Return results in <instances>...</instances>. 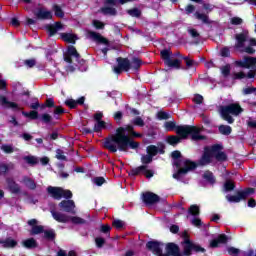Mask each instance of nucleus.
Returning a JSON list of instances; mask_svg holds the SVG:
<instances>
[{
	"label": "nucleus",
	"instance_id": "1",
	"mask_svg": "<svg viewBox=\"0 0 256 256\" xmlns=\"http://www.w3.org/2000/svg\"><path fill=\"white\" fill-rule=\"evenodd\" d=\"M134 131L135 127L133 125L118 127L115 134H111L105 138L103 144L104 149H107L110 153H117V151L127 153L129 149H139V142H136L129 136ZM126 133H129V135Z\"/></svg>",
	"mask_w": 256,
	"mask_h": 256
},
{
	"label": "nucleus",
	"instance_id": "2",
	"mask_svg": "<svg viewBox=\"0 0 256 256\" xmlns=\"http://www.w3.org/2000/svg\"><path fill=\"white\" fill-rule=\"evenodd\" d=\"M183 252L181 253V248L179 245L169 242L166 244V253L169 256H191L194 253H205V248L201 247V245L194 243L189 239V235L187 232H184V241L182 242Z\"/></svg>",
	"mask_w": 256,
	"mask_h": 256
},
{
	"label": "nucleus",
	"instance_id": "3",
	"mask_svg": "<svg viewBox=\"0 0 256 256\" xmlns=\"http://www.w3.org/2000/svg\"><path fill=\"white\" fill-rule=\"evenodd\" d=\"M164 129L165 131H175L176 129V134L181 137V139H187L189 135L191 136L192 141H205V139H207V136L201 135V129L197 126H177L175 121H166L164 123Z\"/></svg>",
	"mask_w": 256,
	"mask_h": 256
},
{
	"label": "nucleus",
	"instance_id": "4",
	"mask_svg": "<svg viewBox=\"0 0 256 256\" xmlns=\"http://www.w3.org/2000/svg\"><path fill=\"white\" fill-rule=\"evenodd\" d=\"M213 157L220 163L227 161V153L223 152V146L221 144H214L210 147H204V152L201 158L198 160V165L205 167V165L211 164Z\"/></svg>",
	"mask_w": 256,
	"mask_h": 256
},
{
	"label": "nucleus",
	"instance_id": "5",
	"mask_svg": "<svg viewBox=\"0 0 256 256\" xmlns=\"http://www.w3.org/2000/svg\"><path fill=\"white\" fill-rule=\"evenodd\" d=\"M142 165L132 168L128 173L129 177H137L139 175H144L146 179H151L155 175V171L149 169L150 163H153V156L150 154H144L141 156Z\"/></svg>",
	"mask_w": 256,
	"mask_h": 256
},
{
	"label": "nucleus",
	"instance_id": "6",
	"mask_svg": "<svg viewBox=\"0 0 256 256\" xmlns=\"http://www.w3.org/2000/svg\"><path fill=\"white\" fill-rule=\"evenodd\" d=\"M243 113V108L239 103H231L226 106H220V115L223 121H227L229 125H233L235 123V119L233 118L234 115L237 117Z\"/></svg>",
	"mask_w": 256,
	"mask_h": 256
},
{
	"label": "nucleus",
	"instance_id": "7",
	"mask_svg": "<svg viewBox=\"0 0 256 256\" xmlns=\"http://www.w3.org/2000/svg\"><path fill=\"white\" fill-rule=\"evenodd\" d=\"M174 167H176L177 172L173 174V179H181L183 175H187L189 171H195L197 164L190 159L178 158L173 161Z\"/></svg>",
	"mask_w": 256,
	"mask_h": 256
},
{
	"label": "nucleus",
	"instance_id": "8",
	"mask_svg": "<svg viewBox=\"0 0 256 256\" xmlns=\"http://www.w3.org/2000/svg\"><path fill=\"white\" fill-rule=\"evenodd\" d=\"M255 194V188L247 187L243 190L236 191V195L228 194L226 195V200L228 203H241V201H246Z\"/></svg>",
	"mask_w": 256,
	"mask_h": 256
},
{
	"label": "nucleus",
	"instance_id": "9",
	"mask_svg": "<svg viewBox=\"0 0 256 256\" xmlns=\"http://www.w3.org/2000/svg\"><path fill=\"white\" fill-rule=\"evenodd\" d=\"M171 55H173V52L169 49L160 51V57L164 61V65H166V67H170V69H183V66H181V60L171 59Z\"/></svg>",
	"mask_w": 256,
	"mask_h": 256
},
{
	"label": "nucleus",
	"instance_id": "10",
	"mask_svg": "<svg viewBox=\"0 0 256 256\" xmlns=\"http://www.w3.org/2000/svg\"><path fill=\"white\" fill-rule=\"evenodd\" d=\"M117 65L113 66V71L116 75H121V73L131 71V60L129 58L118 57L116 58Z\"/></svg>",
	"mask_w": 256,
	"mask_h": 256
},
{
	"label": "nucleus",
	"instance_id": "11",
	"mask_svg": "<svg viewBox=\"0 0 256 256\" xmlns=\"http://www.w3.org/2000/svg\"><path fill=\"white\" fill-rule=\"evenodd\" d=\"M235 65L236 67H241L242 69H255L256 58L251 56H244L242 60H237Z\"/></svg>",
	"mask_w": 256,
	"mask_h": 256
},
{
	"label": "nucleus",
	"instance_id": "12",
	"mask_svg": "<svg viewBox=\"0 0 256 256\" xmlns=\"http://www.w3.org/2000/svg\"><path fill=\"white\" fill-rule=\"evenodd\" d=\"M142 201L145 205L151 207V205L159 203V201H161V197L153 192H144L142 193Z\"/></svg>",
	"mask_w": 256,
	"mask_h": 256
},
{
	"label": "nucleus",
	"instance_id": "13",
	"mask_svg": "<svg viewBox=\"0 0 256 256\" xmlns=\"http://www.w3.org/2000/svg\"><path fill=\"white\" fill-rule=\"evenodd\" d=\"M87 34L91 41L98 43V45H106V47H109L111 45L109 39L103 37V35L99 34L98 32L89 30Z\"/></svg>",
	"mask_w": 256,
	"mask_h": 256
},
{
	"label": "nucleus",
	"instance_id": "14",
	"mask_svg": "<svg viewBox=\"0 0 256 256\" xmlns=\"http://www.w3.org/2000/svg\"><path fill=\"white\" fill-rule=\"evenodd\" d=\"M157 145L158 146H155V145L147 146L146 153L152 157H155L158 153L160 155H165V144L163 142H160Z\"/></svg>",
	"mask_w": 256,
	"mask_h": 256
},
{
	"label": "nucleus",
	"instance_id": "15",
	"mask_svg": "<svg viewBox=\"0 0 256 256\" xmlns=\"http://www.w3.org/2000/svg\"><path fill=\"white\" fill-rule=\"evenodd\" d=\"M58 207L61 211H64V213H71L72 215H75V201L73 200H62Z\"/></svg>",
	"mask_w": 256,
	"mask_h": 256
},
{
	"label": "nucleus",
	"instance_id": "16",
	"mask_svg": "<svg viewBox=\"0 0 256 256\" xmlns=\"http://www.w3.org/2000/svg\"><path fill=\"white\" fill-rule=\"evenodd\" d=\"M227 241H229V237L226 234H220L216 239H212L210 241V248L217 249L220 245H227Z\"/></svg>",
	"mask_w": 256,
	"mask_h": 256
},
{
	"label": "nucleus",
	"instance_id": "17",
	"mask_svg": "<svg viewBox=\"0 0 256 256\" xmlns=\"http://www.w3.org/2000/svg\"><path fill=\"white\" fill-rule=\"evenodd\" d=\"M0 105L5 109H12V111H21L22 109L21 107H19V104L8 101L7 97L3 95L0 96Z\"/></svg>",
	"mask_w": 256,
	"mask_h": 256
},
{
	"label": "nucleus",
	"instance_id": "18",
	"mask_svg": "<svg viewBox=\"0 0 256 256\" xmlns=\"http://www.w3.org/2000/svg\"><path fill=\"white\" fill-rule=\"evenodd\" d=\"M161 247H163V242H159L157 240H151L146 243V249L152 253H155V255L161 253Z\"/></svg>",
	"mask_w": 256,
	"mask_h": 256
},
{
	"label": "nucleus",
	"instance_id": "19",
	"mask_svg": "<svg viewBox=\"0 0 256 256\" xmlns=\"http://www.w3.org/2000/svg\"><path fill=\"white\" fill-rule=\"evenodd\" d=\"M249 37V31L245 30L239 34L235 35V39L237 41L235 47L236 49H241L245 47V42L247 41V38Z\"/></svg>",
	"mask_w": 256,
	"mask_h": 256
},
{
	"label": "nucleus",
	"instance_id": "20",
	"mask_svg": "<svg viewBox=\"0 0 256 256\" xmlns=\"http://www.w3.org/2000/svg\"><path fill=\"white\" fill-rule=\"evenodd\" d=\"M6 183L8 190L13 195H19V193H21V186L17 182H15L13 178H7Z\"/></svg>",
	"mask_w": 256,
	"mask_h": 256
},
{
	"label": "nucleus",
	"instance_id": "21",
	"mask_svg": "<svg viewBox=\"0 0 256 256\" xmlns=\"http://www.w3.org/2000/svg\"><path fill=\"white\" fill-rule=\"evenodd\" d=\"M47 193H48V195H50V197H52V199H55L56 201H60L61 195L63 193V188L55 187V186H48Z\"/></svg>",
	"mask_w": 256,
	"mask_h": 256
},
{
	"label": "nucleus",
	"instance_id": "22",
	"mask_svg": "<svg viewBox=\"0 0 256 256\" xmlns=\"http://www.w3.org/2000/svg\"><path fill=\"white\" fill-rule=\"evenodd\" d=\"M52 217L57 223H69L71 221V216L63 214L61 212L52 211Z\"/></svg>",
	"mask_w": 256,
	"mask_h": 256
},
{
	"label": "nucleus",
	"instance_id": "23",
	"mask_svg": "<svg viewBox=\"0 0 256 256\" xmlns=\"http://www.w3.org/2000/svg\"><path fill=\"white\" fill-rule=\"evenodd\" d=\"M63 29V24L61 22H55L54 24H48L46 30L49 33V37H53L57 34V31Z\"/></svg>",
	"mask_w": 256,
	"mask_h": 256
},
{
	"label": "nucleus",
	"instance_id": "24",
	"mask_svg": "<svg viewBox=\"0 0 256 256\" xmlns=\"http://www.w3.org/2000/svg\"><path fill=\"white\" fill-rule=\"evenodd\" d=\"M64 103L69 109H77V105H85V97L81 96L78 100L68 99Z\"/></svg>",
	"mask_w": 256,
	"mask_h": 256
},
{
	"label": "nucleus",
	"instance_id": "25",
	"mask_svg": "<svg viewBox=\"0 0 256 256\" xmlns=\"http://www.w3.org/2000/svg\"><path fill=\"white\" fill-rule=\"evenodd\" d=\"M194 17H195V19H197V21H201L204 25H212L213 24V21L211 19H209V14H205V13L196 11L194 13Z\"/></svg>",
	"mask_w": 256,
	"mask_h": 256
},
{
	"label": "nucleus",
	"instance_id": "26",
	"mask_svg": "<svg viewBox=\"0 0 256 256\" xmlns=\"http://www.w3.org/2000/svg\"><path fill=\"white\" fill-rule=\"evenodd\" d=\"M0 243L4 249H15L18 245L17 240L12 237H7L5 240L0 241Z\"/></svg>",
	"mask_w": 256,
	"mask_h": 256
},
{
	"label": "nucleus",
	"instance_id": "27",
	"mask_svg": "<svg viewBox=\"0 0 256 256\" xmlns=\"http://www.w3.org/2000/svg\"><path fill=\"white\" fill-rule=\"evenodd\" d=\"M181 59L185 61L186 67H182L183 70L195 69L199 62L189 58V56H181Z\"/></svg>",
	"mask_w": 256,
	"mask_h": 256
},
{
	"label": "nucleus",
	"instance_id": "28",
	"mask_svg": "<svg viewBox=\"0 0 256 256\" xmlns=\"http://www.w3.org/2000/svg\"><path fill=\"white\" fill-rule=\"evenodd\" d=\"M36 17L41 20L53 19V14H51V11H45L43 8H40L36 13Z\"/></svg>",
	"mask_w": 256,
	"mask_h": 256
},
{
	"label": "nucleus",
	"instance_id": "29",
	"mask_svg": "<svg viewBox=\"0 0 256 256\" xmlns=\"http://www.w3.org/2000/svg\"><path fill=\"white\" fill-rule=\"evenodd\" d=\"M202 177L205 181H207V183H209V185H214L217 183V178H215L213 172L209 170L205 171Z\"/></svg>",
	"mask_w": 256,
	"mask_h": 256
},
{
	"label": "nucleus",
	"instance_id": "30",
	"mask_svg": "<svg viewBox=\"0 0 256 256\" xmlns=\"http://www.w3.org/2000/svg\"><path fill=\"white\" fill-rule=\"evenodd\" d=\"M22 245L25 249H37L38 247L37 240H35V238H28L24 240Z\"/></svg>",
	"mask_w": 256,
	"mask_h": 256
},
{
	"label": "nucleus",
	"instance_id": "31",
	"mask_svg": "<svg viewBox=\"0 0 256 256\" xmlns=\"http://www.w3.org/2000/svg\"><path fill=\"white\" fill-rule=\"evenodd\" d=\"M60 35L63 41H65L66 43H72V45H75L77 41V35L71 34V33H61Z\"/></svg>",
	"mask_w": 256,
	"mask_h": 256
},
{
	"label": "nucleus",
	"instance_id": "32",
	"mask_svg": "<svg viewBox=\"0 0 256 256\" xmlns=\"http://www.w3.org/2000/svg\"><path fill=\"white\" fill-rule=\"evenodd\" d=\"M141 65H143V60L138 57H133L130 62V69H132V71H138L141 69Z\"/></svg>",
	"mask_w": 256,
	"mask_h": 256
},
{
	"label": "nucleus",
	"instance_id": "33",
	"mask_svg": "<svg viewBox=\"0 0 256 256\" xmlns=\"http://www.w3.org/2000/svg\"><path fill=\"white\" fill-rule=\"evenodd\" d=\"M181 136H175V135H170L167 136L166 138V143H168V145H171L172 147H177V145H179V143H181Z\"/></svg>",
	"mask_w": 256,
	"mask_h": 256
},
{
	"label": "nucleus",
	"instance_id": "34",
	"mask_svg": "<svg viewBox=\"0 0 256 256\" xmlns=\"http://www.w3.org/2000/svg\"><path fill=\"white\" fill-rule=\"evenodd\" d=\"M101 13L103 15H111L112 17H115L117 15V9L111 6H105L101 8Z\"/></svg>",
	"mask_w": 256,
	"mask_h": 256
},
{
	"label": "nucleus",
	"instance_id": "35",
	"mask_svg": "<svg viewBox=\"0 0 256 256\" xmlns=\"http://www.w3.org/2000/svg\"><path fill=\"white\" fill-rule=\"evenodd\" d=\"M66 54H68L72 57H75L76 61H78V63H79V59H81V54H79V52H77V48H75V46H72V45L68 46Z\"/></svg>",
	"mask_w": 256,
	"mask_h": 256
},
{
	"label": "nucleus",
	"instance_id": "36",
	"mask_svg": "<svg viewBox=\"0 0 256 256\" xmlns=\"http://www.w3.org/2000/svg\"><path fill=\"white\" fill-rule=\"evenodd\" d=\"M22 115L28 119H31V121H36V119H39V112L37 110H31L30 112L22 111Z\"/></svg>",
	"mask_w": 256,
	"mask_h": 256
},
{
	"label": "nucleus",
	"instance_id": "37",
	"mask_svg": "<svg viewBox=\"0 0 256 256\" xmlns=\"http://www.w3.org/2000/svg\"><path fill=\"white\" fill-rule=\"evenodd\" d=\"M43 233H44L43 238L46 239L47 241H55V238L57 237V234L53 229L44 230Z\"/></svg>",
	"mask_w": 256,
	"mask_h": 256
},
{
	"label": "nucleus",
	"instance_id": "38",
	"mask_svg": "<svg viewBox=\"0 0 256 256\" xmlns=\"http://www.w3.org/2000/svg\"><path fill=\"white\" fill-rule=\"evenodd\" d=\"M188 213L189 215H192V217H199V215L201 214V210L199 206H197V204H193L189 207Z\"/></svg>",
	"mask_w": 256,
	"mask_h": 256
},
{
	"label": "nucleus",
	"instance_id": "39",
	"mask_svg": "<svg viewBox=\"0 0 256 256\" xmlns=\"http://www.w3.org/2000/svg\"><path fill=\"white\" fill-rule=\"evenodd\" d=\"M218 131L221 135H229L230 133H233V128H231V126L229 125H220L218 127Z\"/></svg>",
	"mask_w": 256,
	"mask_h": 256
},
{
	"label": "nucleus",
	"instance_id": "40",
	"mask_svg": "<svg viewBox=\"0 0 256 256\" xmlns=\"http://www.w3.org/2000/svg\"><path fill=\"white\" fill-rule=\"evenodd\" d=\"M126 13L130 15V17H135L136 19H139L142 15V12L139 8H132L126 10Z\"/></svg>",
	"mask_w": 256,
	"mask_h": 256
},
{
	"label": "nucleus",
	"instance_id": "41",
	"mask_svg": "<svg viewBox=\"0 0 256 256\" xmlns=\"http://www.w3.org/2000/svg\"><path fill=\"white\" fill-rule=\"evenodd\" d=\"M24 183L31 191H35L37 189V183H35V180L31 178L24 179Z\"/></svg>",
	"mask_w": 256,
	"mask_h": 256
},
{
	"label": "nucleus",
	"instance_id": "42",
	"mask_svg": "<svg viewBox=\"0 0 256 256\" xmlns=\"http://www.w3.org/2000/svg\"><path fill=\"white\" fill-rule=\"evenodd\" d=\"M53 11H54V15L56 17H59L60 19H63L65 17V12H63V9L61 8V6L55 4L53 6Z\"/></svg>",
	"mask_w": 256,
	"mask_h": 256
},
{
	"label": "nucleus",
	"instance_id": "43",
	"mask_svg": "<svg viewBox=\"0 0 256 256\" xmlns=\"http://www.w3.org/2000/svg\"><path fill=\"white\" fill-rule=\"evenodd\" d=\"M70 221L73 225H85L87 223V220L78 216H70Z\"/></svg>",
	"mask_w": 256,
	"mask_h": 256
},
{
	"label": "nucleus",
	"instance_id": "44",
	"mask_svg": "<svg viewBox=\"0 0 256 256\" xmlns=\"http://www.w3.org/2000/svg\"><path fill=\"white\" fill-rule=\"evenodd\" d=\"M224 191H226V193L235 191V182L232 180H226L224 183Z\"/></svg>",
	"mask_w": 256,
	"mask_h": 256
},
{
	"label": "nucleus",
	"instance_id": "45",
	"mask_svg": "<svg viewBox=\"0 0 256 256\" xmlns=\"http://www.w3.org/2000/svg\"><path fill=\"white\" fill-rule=\"evenodd\" d=\"M45 231V228L41 225H36L33 226L31 231H30V235H41V233H43Z\"/></svg>",
	"mask_w": 256,
	"mask_h": 256
},
{
	"label": "nucleus",
	"instance_id": "46",
	"mask_svg": "<svg viewBox=\"0 0 256 256\" xmlns=\"http://www.w3.org/2000/svg\"><path fill=\"white\" fill-rule=\"evenodd\" d=\"M40 121L45 125H49L51 124V121H53V117L48 113H44L41 115Z\"/></svg>",
	"mask_w": 256,
	"mask_h": 256
},
{
	"label": "nucleus",
	"instance_id": "47",
	"mask_svg": "<svg viewBox=\"0 0 256 256\" xmlns=\"http://www.w3.org/2000/svg\"><path fill=\"white\" fill-rule=\"evenodd\" d=\"M24 161H26L28 165H32V166L37 165L39 163V159H37V157L35 156H25Z\"/></svg>",
	"mask_w": 256,
	"mask_h": 256
},
{
	"label": "nucleus",
	"instance_id": "48",
	"mask_svg": "<svg viewBox=\"0 0 256 256\" xmlns=\"http://www.w3.org/2000/svg\"><path fill=\"white\" fill-rule=\"evenodd\" d=\"M100 233H104V235H111V226L109 224H102L100 227Z\"/></svg>",
	"mask_w": 256,
	"mask_h": 256
},
{
	"label": "nucleus",
	"instance_id": "49",
	"mask_svg": "<svg viewBox=\"0 0 256 256\" xmlns=\"http://www.w3.org/2000/svg\"><path fill=\"white\" fill-rule=\"evenodd\" d=\"M67 199V201L73 199V192H71V190H65L62 188V195H61V199Z\"/></svg>",
	"mask_w": 256,
	"mask_h": 256
},
{
	"label": "nucleus",
	"instance_id": "50",
	"mask_svg": "<svg viewBox=\"0 0 256 256\" xmlns=\"http://www.w3.org/2000/svg\"><path fill=\"white\" fill-rule=\"evenodd\" d=\"M105 121H99L94 125V133H100L102 129H105Z\"/></svg>",
	"mask_w": 256,
	"mask_h": 256
},
{
	"label": "nucleus",
	"instance_id": "51",
	"mask_svg": "<svg viewBox=\"0 0 256 256\" xmlns=\"http://www.w3.org/2000/svg\"><path fill=\"white\" fill-rule=\"evenodd\" d=\"M112 227L115 229H123V227H125V222L119 219L113 220Z\"/></svg>",
	"mask_w": 256,
	"mask_h": 256
},
{
	"label": "nucleus",
	"instance_id": "52",
	"mask_svg": "<svg viewBox=\"0 0 256 256\" xmlns=\"http://www.w3.org/2000/svg\"><path fill=\"white\" fill-rule=\"evenodd\" d=\"M63 113H65V109H63L62 106L54 107L53 115H54L55 119H59V117H57V115H63Z\"/></svg>",
	"mask_w": 256,
	"mask_h": 256
},
{
	"label": "nucleus",
	"instance_id": "53",
	"mask_svg": "<svg viewBox=\"0 0 256 256\" xmlns=\"http://www.w3.org/2000/svg\"><path fill=\"white\" fill-rule=\"evenodd\" d=\"M65 152L61 149L56 150V159L59 161H67V156L64 155Z\"/></svg>",
	"mask_w": 256,
	"mask_h": 256
},
{
	"label": "nucleus",
	"instance_id": "54",
	"mask_svg": "<svg viewBox=\"0 0 256 256\" xmlns=\"http://www.w3.org/2000/svg\"><path fill=\"white\" fill-rule=\"evenodd\" d=\"M188 33L192 39H198V37H201V34H199L195 28H188Z\"/></svg>",
	"mask_w": 256,
	"mask_h": 256
},
{
	"label": "nucleus",
	"instance_id": "55",
	"mask_svg": "<svg viewBox=\"0 0 256 256\" xmlns=\"http://www.w3.org/2000/svg\"><path fill=\"white\" fill-rule=\"evenodd\" d=\"M96 247L98 249H102V247L105 245L106 241L103 237H96L95 238Z\"/></svg>",
	"mask_w": 256,
	"mask_h": 256
},
{
	"label": "nucleus",
	"instance_id": "56",
	"mask_svg": "<svg viewBox=\"0 0 256 256\" xmlns=\"http://www.w3.org/2000/svg\"><path fill=\"white\" fill-rule=\"evenodd\" d=\"M133 125H136L137 127H145V121H143V118H141L140 116L136 117L133 121H132Z\"/></svg>",
	"mask_w": 256,
	"mask_h": 256
},
{
	"label": "nucleus",
	"instance_id": "57",
	"mask_svg": "<svg viewBox=\"0 0 256 256\" xmlns=\"http://www.w3.org/2000/svg\"><path fill=\"white\" fill-rule=\"evenodd\" d=\"M220 55L221 57H231V50L229 49V47L225 46L221 48Z\"/></svg>",
	"mask_w": 256,
	"mask_h": 256
},
{
	"label": "nucleus",
	"instance_id": "58",
	"mask_svg": "<svg viewBox=\"0 0 256 256\" xmlns=\"http://www.w3.org/2000/svg\"><path fill=\"white\" fill-rule=\"evenodd\" d=\"M93 181L95 185H97V187H101L102 185H104V183H106V180L103 176L95 177Z\"/></svg>",
	"mask_w": 256,
	"mask_h": 256
},
{
	"label": "nucleus",
	"instance_id": "59",
	"mask_svg": "<svg viewBox=\"0 0 256 256\" xmlns=\"http://www.w3.org/2000/svg\"><path fill=\"white\" fill-rule=\"evenodd\" d=\"M157 117H158V119H159L160 121H163V120L169 119V117H171V116L169 115V113H167V112H165V111H159V112L157 113Z\"/></svg>",
	"mask_w": 256,
	"mask_h": 256
},
{
	"label": "nucleus",
	"instance_id": "60",
	"mask_svg": "<svg viewBox=\"0 0 256 256\" xmlns=\"http://www.w3.org/2000/svg\"><path fill=\"white\" fill-rule=\"evenodd\" d=\"M92 25L93 27H95V29H105V23L101 22L100 20H93L92 21Z\"/></svg>",
	"mask_w": 256,
	"mask_h": 256
},
{
	"label": "nucleus",
	"instance_id": "61",
	"mask_svg": "<svg viewBox=\"0 0 256 256\" xmlns=\"http://www.w3.org/2000/svg\"><path fill=\"white\" fill-rule=\"evenodd\" d=\"M9 172V165L0 163V175H6Z\"/></svg>",
	"mask_w": 256,
	"mask_h": 256
},
{
	"label": "nucleus",
	"instance_id": "62",
	"mask_svg": "<svg viewBox=\"0 0 256 256\" xmlns=\"http://www.w3.org/2000/svg\"><path fill=\"white\" fill-rule=\"evenodd\" d=\"M185 13H186V15H191L192 13H195V5H193V4L186 5Z\"/></svg>",
	"mask_w": 256,
	"mask_h": 256
},
{
	"label": "nucleus",
	"instance_id": "63",
	"mask_svg": "<svg viewBox=\"0 0 256 256\" xmlns=\"http://www.w3.org/2000/svg\"><path fill=\"white\" fill-rule=\"evenodd\" d=\"M244 95H251L255 94L256 95V88L255 87H247L243 90Z\"/></svg>",
	"mask_w": 256,
	"mask_h": 256
},
{
	"label": "nucleus",
	"instance_id": "64",
	"mask_svg": "<svg viewBox=\"0 0 256 256\" xmlns=\"http://www.w3.org/2000/svg\"><path fill=\"white\" fill-rule=\"evenodd\" d=\"M2 151H4V153H13L15 151V149H13V146L11 145H3L2 146Z\"/></svg>",
	"mask_w": 256,
	"mask_h": 256
}]
</instances>
